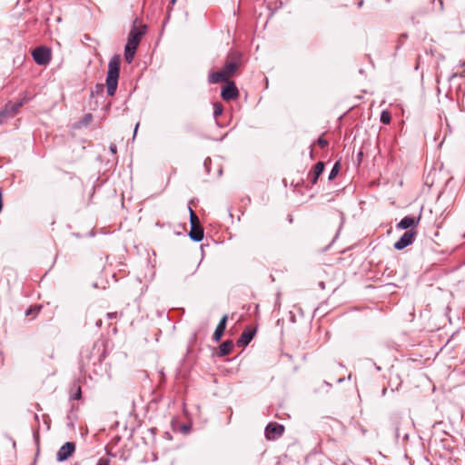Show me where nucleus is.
Segmentation results:
<instances>
[{
    "label": "nucleus",
    "instance_id": "20",
    "mask_svg": "<svg viewBox=\"0 0 465 465\" xmlns=\"http://www.w3.org/2000/svg\"><path fill=\"white\" fill-rule=\"evenodd\" d=\"M317 143L318 144L322 147V148H324L328 145V142L327 140L320 137L318 140H317Z\"/></svg>",
    "mask_w": 465,
    "mask_h": 465
},
{
    "label": "nucleus",
    "instance_id": "23",
    "mask_svg": "<svg viewBox=\"0 0 465 465\" xmlns=\"http://www.w3.org/2000/svg\"><path fill=\"white\" fill-rule=\"evenodd\" d=\"M40 309H41V307H40V306H39V307H35V308H32V307H31V308H29V309L26 311L25 314H26V315H30V314H31V313H33L34 312H39V311H40Z\"/></svg>",
    "mask_w": 465,
    "mask_h": 465
},
{
    "label": "nucleus",
    "instance_id": "14",
    "mask_svg": "<svg viewBox=\"0 0 465 465\" xmlns=\"http://www.w3.org/2000/svg\"><path fill=\"white\" fill-rule=\"evenodd\" d=\"M324 170V163L323 162H318L314 165L313 172L309 174L310 181L312 184H315L318 181L319 176L322 173Z\"/></svg>",
    "mask_w": 465,
    "mask_h": 465
},
{
    "label": "nucleus",
    "instance_id": "13",
    "mask_svg": "<svg viewBox=\"0 0 465 465\" xmlns=\"http://www.w3.org/2000/svg\"><path fill=\"white\" fill-rule=\"evenodd\" d=\"M189 236L194 242H201L203 238V229L201 224L191 226Z\"/></svg>",
    "mask_w": 465,
    "mask_h": 465
},
{
    "label": "nucleus",
    "instance_id": "6",
    "mask_svg": "<svg viewBox=\"0 0 465 465\" xmlns=\"http://www.w3.org/2000/svg\"><path fill=\"white\" fill-rule=\"evenodd\" d=\"M74 450H75L74 442H72V441L65 442L58 450V451L56 453V460L59 462L65 461L74 454Z\"/></svg>",
    "mask_w": 465,
    "mask_h": 465
},
{
    "label": "nucleus",
    "instance_id": "17",
    "mask_svg": "<svg viewBox=\"0 0 465 465\" xmlns=\"http://www.w3.org/2000/svg\"><path fill=\"white\" fill-rule=\"evenodd\" d=\"M223 114V105L220 103H215L213 104V116L217 118Z\"/></svg>",
    "mask_w": 465,
    "mask_h": 465
},
{
    "label": "nucleus",
    "instance_id": "26",
    "mask_svg": "<svg viewBox=\"0 0 465 465\" xmlns=\"http://www.w3.org/2000/svg\"><path fill=\"white\" fill-rule=\"evenodd\" d=\"M110 151L113 154H115L117 152V147L114 143H111L110 145Z\"/></svg>",
    "mask_w": 465,
    "mask_h": 465
},
{
    "label": "nucleus",
    "instance_id": "28",
    "mask_svg": "<svg viewBox=\"0 0 465 465\" xmlns=\"http://www.w3.org/2000/svg\"><path fill=\"white\" fill-rule=\"evenodd\" d=\"M2 208H3L2 191H0V212L2 211Z\"/></svg>",
    "mask_w": 465,
    "mask_h": 465
},
{
    "label": "nucleus",
    "instance_id": "25",
    "mask_svg": "<svg viewBox=\"0 0 465 465\" xmlns=\"http://www.w3.org/2000/svg\"><path fill=\"white\" fill-rule=\"evenodd\" d=\"M34 438L36 442L39 440V429L34 430Z\"/></svg>",
    "mask_w": 465,
    "mask_h": 465
},
{
    "label": "nucleus",
    "instance_id": "31",
    "mask_svg": "<svg viewBox=\"0 0 465 465\" xmlns=\"http://www.w3.org/2000/svg\"><path fill=\"white\" fill-rule=\"evenodd\" d=\"M35 420L38 422L39 421V416L37 414H35Z\"/></svg>",
    "mask_w": 465,
    "mask_h": 465
},
{
    "label": "nucleus",
    "instance_id": "4",
    "mask_svg": "<svg viewBox=\"0 0 465 465\" xmlns=\"http://www.w3.org/2000/svg\"><path fill=\"white\" fill-rule=\"evenodd\" d=\"M29 100H30V97L25 96L24 98H22L20 101H18L16 103L9 102L8 104H6L5 108L0 112V124L3 123V119L6 115H11V116L15 115L18 112L20 107H22L24 105V104H25Z\"/></svg>",
    "mask_w": 465,
    "mask_h": 465
},
{
    "label": "nucleus",
    "instance_id": "21",
    "mask_svg": "<svg viewBox=\"0 0 465 465\" xmlns=\"http://www.w3.org/2000/svg\"><path fill=\"white\" fill-rule=\"evenodd\" d=\"M81 397H82L81 388L78 387L77 390H76V392L72 396V399H74V400H80Z\"/></svg>",
    "mask_w": 465,
    "mask_h": 465
},
{
    "label": "nucleus",
    "instance_id": "30",
    "mask_svg": "<svg viewBox=\"0 0 465 465\" xmlns=\"http://www.w3.org/2000/svg\"><path fill=\"white\" fill-rule=\"evenodd\" d=\"M362 5H363V1H362V0H361V1H360V2L358 3V6H359V7H361V6H362Z\"/></svg>",
    "mask_w": 465,
    "mask_h": 465
},
{
    "label": "nucleus",
    "instance_id": "16",
    "mask_svg": "<svg viewBox=\"0 0 465 465\" xmlns=\"http://www.w3.org/2000/svg\"><path fill=\"white\" fill-rule=\"evenodd\" d=\"M189 212H190L191 226L200 224L198 216L195 214V213L193 211V209L191 207H189Z\"/></svg>",
    "mask_w": 465,
    "mask_h": 465
},
{
    "label": "nucleus",
    "instance_id": "29",
    "mask_svg": "<svg viewBox=\"0 0 465 465\" xmlns=\"http://www.w3.org/2000/svg\"><path fill=\"white\" fill-rule=\"evenodd\" d=\"M138 127H139V123H137V124H136V125H135V127H134V136H135V135H136V133H137Z\"/></svg>",
    "mask_w": 465,
    "mask_h": 465
},
{
    "label": "nucleus",
    "instance_id": "7",
    "mask_svg": "<svg viewBox=\"0 0 465 465\" xmlns=\"http://www.w3.org/2000/svg\"><path fill=\"white\" fill-rule=\"evenodd\" d=\"M284 431V426L276 422H270L265 428V437L272 440L281 437Z\"/></svg>",
    "mask_w": 465,
    "mask_h": 465
},
{
    "label": "nucleus",
    "instance_id": "24",
    "mask_svg": "<svg viewBox=\"0 0 465 465\" xmlns=\"http://www.w3.org/2000/svg\"><path fill=\"white\" fill-rule=\"evenodd\" d=\"M43 418H44V422H45V426H46V430H48L50 429V420H49V418H48V416H47V415H44V416H43Z\"/></svg>",
    "mask_w": 465,
    "mask_h": 465
},
{
    "label": "nucleus",
    "instance_id": "3",
    "mask_svg": "<svg viewBox=\"0 0 465 465\" xmlns=\"http://www.w3.org/2000/svg\"><path fill=\"white\" fill-rule=\"evenodd\" d=\"M121 58L118 54H114L109 61L108 71L106 76V87L107 94L110 96L114 95L117 85L120 72Z\"/></svg>",
    "mask_w": 465,
    "mask_h": 465
},
{
    "label": "nucleus",
    "instance_id": "9",
    "mask_svg": "<svg viewBox=\"0 0 465 465\" xmlns=\"http://www.w3.org/2000/svg\"><path fill=\"white\" fill-rule=\"evenodd\" d=\"M222 97L225 101L235 99L238 96V89L233 82H228L223 89Z\"/></svg>",
    "mask_w": 465,
    "mask_h": 465
},
{
    "label": "nucleus",
    "instance_id": "22",
    "mask_svg": "<svg viewBox=\"0 0 465 465\" xmlns=\"http://www.w3.org/2000/svg\"><path fill=\"white\" fill-rule=\"evenodd\" d=\"M96 465H110V460L105 458H101Z\"/></svg>",
    "mask_w": 465,
    "mask_h": 465
},
{
    "label": "nucleus",
    "instance_id": "5",
    "mask_svg": "<svg viewBox=\"0 0 465 465\" xmlns=\"http://www.w3.org/2000/svg\"><path fill=\"white\" fill-rule=\"evenodd\" d=\"M35 62L39 65H45L51 60V51L45 46L36 47L32 53Z\"/></svg>",
    "mask_w": 465,
    "mask_h": 465
},
{
    "label": "nucleus",
    "instance_id": "18",
    "mask_svg": "<svg viewBox=\"0 0 465 465\" xmlns=\"http://www.w3.org/2000/svg\"><path fill=\"white\" fill-rule=\"evenodd\" d=\"M339 170H340V163L337 162L332 169L331 170L330 172V174H329V180H332L333 178L336 177V175L338 174L339 173Z\"/></svg>",
    "mask_w": 465,
    "mask_h": 465
},
{
    "label": "nucleus",
    "instance_id": "11",
    "mask_svg": "<svg viewBox=\"0 0 465 465\" xmlns=\"http://www.w3.org/2000/svg\"><path fill=\"white\" fill-rule=\"evenodd\" d=\"M227 320H228L227 315H223L222 317V319L220 320V322L214 331L213 336V339L214 341H216V342L220 341V340L225 331Z\"/></svg>",
    "mask_w": 465,
    "mask_h": 465
},
{
    "label": "nucleus",
    "instance_id": "2",
    "mask_svg": "<svg viewBox=\"0 0 465 465\" xmlns=\"http://www.w3.org/2000/svg\"><path fill=\"white\" fill-rule=\"evenodd\" d=\"M137 22L138 20L136 19L128 35V40L124 47V58L128 64L133 62L136 49L141 42V38L146 32V26H137Z\"/></svg>",
    "mask_w": 465,
    "mask_h": 465
},
{
    "label": "nucleus",
    "instance_id": "8",
    "mask_svg": "<svg viewBox=\"0 0 465 465\" xmlns=\"http://www.w3.org/2000/svg\"><path fill=\"white\" fill-rule=\"evenodd\" d=\"M416 233L417 232L412 230L405 232L401 237L394 243V248L396 250H403L407 246L411 245L414 241Z\"/></svg>",
    "mask_w": 465,
    "mask_h": 465
},
{
    "label": "nucleus",
    "instance_id": "19",
    "mask_svg": "<svg viewBox=\"0 0 465 465\" xmlns=\"http://www.w3.org/2000/svg\"><path fill=\"white\" fill-rule=\"evenodd\" d=\"M381 122L384 124H388L391 122V114L387 111H383L381 114Z\"/></svg>",
    "mask_w": 465,
    "mask_h": 465
},
{
    "label": "nucleus",
    "instance_id": "12",
    "mask_svg": "<svg viewBox=\"0 0 465 465\" xmlns=\"http://www.w3.org/2000/svg\"><path fill=\"white\" fill-rule=\"evenodd\" d=\"M254 334H255V331H253V330H251V329L244 330L237 341L238 345L239 346H246L247 344H249L251 342Z\"/></svg>",
    "mask_w": 465,
    "mask_h": 465
},
{
    "label": "nucleus",
    "instance_id": "1",
    "mask_svg": "<svg viewBox=\"0 0 465 465\" xmlns=\"http://www.w3.org/2000/svg\"><path fill=\"white\" fill-rule=\"evenodd\" d=\"M242 54L238 51H231L227 56V60L223 69L218 72H213L209 75L210 84H218L220 82H226L228 78L232 76L241 64Z\"/></svg>",
    "mask_w": 465,
    "mask_h": 465
},
{
    "label": "nucleus",
    "instance_id": "10",
    "mask_svg": "<svg viewBox=\"0 0 465 465\" xmlns=\"http://www.w3.org/2000/svg\"><path fill=\"white\" fill-rule=\"evenodd\" d=\"M420 220V215L418 218H415L413 216H405L396 225V228L401 229V230H407L409 228L418 225Z\"/></svg>",
    "mask_w": 465,
    "mask_h": 465
},
{
    "label": "nucleus",
    "instance_id": "32",
    "mask_svg": "<svg viewBox=\"0 0 465 465\" xmlns=\"http://www.w3.org/2000/svg\"><path fill=\"white\" fill-rule=\"evenodd\" d=\"M177 0H171V5H174Z\"/></svg>",
    "mask_w": 465,
    "mask_h": 465
},
{
    "label": "nucleus",
    "instance_id": "15",
    "mask_svg": "<svg viewBox=\"0 0 465 465\" xmlns=\"http://www.w3.org/2000/svg\"><path fill=\"white\" fill-rule=\"evenodd\" d=\"M233 348V342L232 341H225L219 346V356L229 355Z\"/></svg>",
    "mask_w": 465,
    "mask_h": 465
},
{
    "label": "nucleus",
    "instance_id": "27",
    "mask_svg": "<svg viewBox=\"0 0 465 465\" xmlns=\"http://www.w3.org/2000/svg\"><path fill=\"white\" fill-rule=\"evenodd\" d=\"M115 316H116L115 312L107 313V318L108 319H114V318H115Z\"/></svg>",
    "mask_w": 465,
    "mask_h": 465
}]
</instances>
